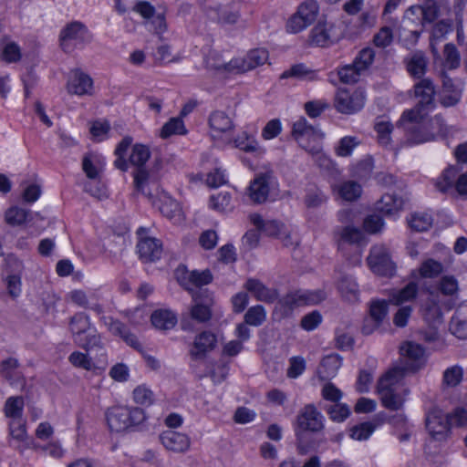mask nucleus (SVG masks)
<instances>
[{"label": "nucleus", "instance_id": "obj_1", "mask_svg": "<svg viewBox=\"0 0 467 467\" xmlns=\"http://www.w3.org/2000/svg\"><path fill=\"white\" fill-rule=\"evenodd\" d=\"M400 354L406 361V368L393 367L382 375L377 383V393L384 407L400 410L409 395L402 384L405 371L417 372L423 368L428 360L425 347L414 341H405L400 347Z\"/></svg>", "mask_w": 467, "mask_h": 467}, {"label": "nucleus", "instance_id": "obj_2", "mask_svg": "<svg viewBox=\"0 0 467 467\" xmlns=\"http://www.w3.org/2000/svg\"><path fill=\"white\" fill-rule=\"evenodd\" d=\"M268 60L267 49L256 47L229 60L224 59L221 53L212 51L206 56L204 65L211 77L223 80L252 71L265 65Z\"/></svg>", "mask_w": 467, "mask_h": 467}, {"label": "nucleus", "instance_id": "obj_3", "mask_svg": "<svg viewBox=\"0 0 467 467\" xmlns=\"http://www.w3.org/2000/svg\"><path fill=\"white\" fill-rule=\"evenodd\" d=\"M439 6L435 0H423L420 4L410 6L404 12L399 38L403 46L416 45L423 28L432 24L438 17Z\"/></svg>", "mask_w": 467, "mask_h": 467}, {"label": "nucleus", "instance_id": "obj_4", "mask_svg": "<svg viewBox=\"0 0 467 467\" xmlns=\"http://www.w3.org/2000/svg\"><path fill=\"white\" fill-rule=\"evenodd\" d=\"M105 420L111 432L126 433L140 431L145 425L147 416L140 408L113 405L106 410Z\"/></svg>", "mask_w": 467, "mask_h": 467}, {"label": "nucleus", "instance_id": "obj_5", "mask_svg": "<svg viewBox=\"0 0 467 467\" xmlns=\"http://www.w3.org/2000/svg\"><path fill=\"white\" fill-rule=\"evenodd\" d=\"M434 88L429 79H423L415 85V97L418 99L415 109L406 110L399 124L410 128L420 123L434 109Z\"/></svg>", "mask_w": 467, "mask_h": 467}, {"label": "nucleus", "instance_id": "obj_6", "mask_svg": "<svg viewBox=\"0 0 467 467\" xmlns=\"http://www.w3.org/2000/svg\"><path fill=\"white\" fill-rule=\"evenodd\" d=\"M425 119L426 117L420 123L412 125L410 129L400 126L407 132L409 145H418L448 136L450 129L440 116H435L428 122H425Z\"/></svg>", "mask_w": 467, "mask_h": 467}, {"label": "nucleus", "instance_id": "obj_7", "mask_svg": "<svg viewBox=\"0 0 467 467\" xmlns=\"http://www.w3.org/2000/svg\"><path fill=\"white\" fill-rule=\"evenodd\" d=\"M292 135L298 144L313 156L326 159L322 152L325 134L321 130L308 125L306 119L300 118L294 122Z\"/></svg>", "mask_w": 467, "mask_h": 467}, {"label": "nucleus", "instance_id": "obj_8", "mask_svg": "<svg viewBox=\"0 0 467 467\" xmlns=\"http://www.w3.org/2000/svg\"><path fill=\"white\" fill-rule=\"evenodd\" d=\"M320 10V4L317 0H304L286 20V32L298 34L305 31L317 20Z\"/></svg>", "mask_w": 467, "mask_h": 467}, {"label": "nucleus", "instance_id": "obj_9", "mask_svg": "<svg viewBox=\"0 0 467 467\" xmlns=\"http://www.w3.org/2000/svg\"><path fill=\"white\" fill-rule=\"evenodd\" d=\"M247 194L255 203L275 201L279 196L278 182L270 172L257 174L250 182Z\"/></svg>", "mask_w": 467, "mask_h": 467}, {"label": "nucleus", "instance_id": "obj_10", "mask_svg": "<svg viewBox=\"0 0 467 467\" xmlns=\"http://www.w3.org/2000/svg\"><path fill=\"white\" fill-rule=\"evenodd\" d=\"M248 219L251 224L261 234L279 240L285 246L293 244L291 230L283 222L276 219H265L256 213L249 214Z\"/></svg>", "mask_w": 467, "mask_h": 467}, {"label": "nucleus", "instance_id": "obj_11", "mask_svg": "<svg viewBox=\"0 0 467 467\" xmlns=\"http://www.w3.org/2000/svg\"><path fill=\"white\" fill-rule=\"evenodd\" d=\"M235 125L231 116L222 110L213 111L209 118V133L219 146H228Z\"/></svg>", "mask_w": 467, "mask_h": 467}, {"label": "nucleus", "instance_id": "obj_12", "mask_svg": "<svg viewBox=\"0 0 467 467\" xmlns=\"http://www.w3.org/2000/svg\"><path fill=\"white\" fill-rule=\"evenodd\" d=\"M344 36V32L336 23L326 19L318 21L309 31L307 42L312 47H327Z\"/></svg>", "mask_w": 467, "mask_h": 467}, {"label": "nucleus", "instance_id": "obj_13", "mask_svg": "<svg viewBox=\"0 0 467 467\" xmlns=\"http://www.w3.org/2000/svg\"><path fill=\"white\" fill-rule=\"evenodd\" d=\"M366 95L360 88H338L335 95L334 107L342 114H355L365 105Z\"/></svg>", "mask_w": 467, "mask_h": 467}, {"label": "nucleus", "instance_id": "obj_14", "mask_svg": "<svg viewBox=\"0 0 467 467\" xmlns=\"http://www.w3.org/2000/svg\"><path fill=\"white\" fill-rule=\"evenodd\" d=\"M326 298V294L322 290L315 291H296L287 295L284 299L278 302L273 313V317H276L278 312L284 311L286 313V308L290 309L293 306L301 305H314L318 304Z\"/></svg>", "mask_w": 467, "mask_h": 467}, {"label": "nucleus", "instance_id": "obj_15", "mask_svg": "<svg viewBox=\"0 0 467 467\" xmlns=\"http://www.w3.org/2000/svg\"><path fill=\"white\" fill-rule=\"evenodd\" d=\"M426 428L433 441L443 442L451 434L448 417L439 408H433L427 412Z\"/></svg>", "mask_w": 467, "mask_h": 467}, {"label": "nucleus", "instance_id": "obj_16", "mask_svg": "<svg viewBox=\"0 0 467 467\" xmlns=\"http://www.w3.org/2000/svg\"><path fill=\"white\" fill-rule=\"evenodd\" d=\"M8 436L7 441L10 446L14 447L20 452H24L28 449H38L36 442L29 438L25 420H8Z\"/></svg>", "mask_w": 467, "mask_h": 467}, {"label": "nucleus", "instance_id": "obj_17", "mask_svg": "<svg viewBox=\"0 0 467 467\" xmlns=\"http://www.w3.org/2000/svg\"><path fill=\"white\" fill-rule=\"evenodd\" d=\"M436 186L439 191L447 192L452 189L460 195L467 194V172L460 174L458 168H447L438 178Z\"/></svg>", "mask_w": 467, "mask_h": 467}, {"label": "nucleus", "instance_id": "obj_18", "mask_svg": "<svg viewBox=\"0 0 467 467\" xmlns=\"http://www.w3.org/2000/svg\"><path fill=\"white\" fill-rule=\"evenodd\" d=\"M70 330L75 343L84 348H88L95 339V329L91 327L88 317L82 313L72 317Z\"/></svg>", "mask_w": 467, "mask_h": 467}, {"label": "nucleus", "instance_id": "obj_19", "mask_svg": "<svg viewBox=\"0 0 467 467\" xmlns=\"http://www.w3.org/2000/svg\"><path fill=\"white\" fill-rule=\"evenodd\" d=\"M368 265L370 270L378 275H391L395 270V265L384 245H375L371 248Z\"/></svg>", "mask_w": 467, "mask_h": 467}, {"label": "nucleus", "instance_id": "obj_20", "mask_svg": "<svg viewBox=\"0 0 467 467\" xmlns=\"http://www.w3.org/2000/svg\"><path fill=\"white\" fill-rule=\"evenodd\" d=\"M174 275L178 283L189 291L205 285L212 281V275L209 270L190 271L183 265L176 268Z\"/></svg>", "mask_w": 467, "mask_h": 467}, {"label": "nucleus", "instance_id": "obj_21", "mask_svg": "<svg viewBox=\"0 0 467 467\" xmlns=\"http://www.w3.org/2000/svg\"><path fill=\"white\" fill-rule=\"evenodd\" d=\"M88 38V30L82 24L78 22L68 24L61 30L59 36L60 46L67 52H70L75 47L81 46Z\"/></svg>", "mask_w": 467, "mask_h": 467}, {"label": "nucleus", "instance_id": "obj_22", "mask_svg": "<svg viewBox=\"0 0 467 467\" xmlns=\"http://www.w3.org/2000/svg\"><path fill=\"white\" fill-rule=\"evenodd\" d=\"M153 204L160 212L173 223H181L184 220V213L178 202L163 190H157V196L152 200Z\"/></svg>", "mask_w": 467, "mask_h": 467}, {"label": "nucleus", "instance_id": "obj_23", "mask_svg": "<svg viewBox=\"0 0 467 467\" xmlns=\"http://www.w3.org/2000/svg\"><path fill=\"white\" fill-rule=\"evenodd\" d=\"M66 88L67 93L82 96H92L94 94V82L92 78L80 69L70 71L67 77Z\"/></svg>", "mask_w": 467, "mask_h": 467}, {"label": "nucleus", "instance_id": "obj_24", "mask_svg": "<svg viewBox=\"0 0 467 467\" xmlns=\"http://www.w3.org/2000/svg\"><path fill=\"white\" fill-rule=\"evenodd\" d=\"M230 145L244 153H250L257 159H261L266 154V148L256 139L255 132L242 130L235 137L232 136Z\"/></svg>", "mask_w": 467, "mask_h": 467}, {"label": "nucleus", "instance_id": "obj_25", "mask_svg": "<svg viewBox=\"0 0 467 467\" xmlns=\"http://www.w3.org/2000/svg\"><path fill=\"white\" fill-rule=\"evenodd\" d=\"M68 361L73 367L87 371L104 370L108 364L105 352L100 353L99 357L95 358L88 350L85 352L80 350L73 351L68 357Z\"/></svg>", "mask_w": 467, "mask_h": 467}, {"label": "nucleus", "instance_id": "obj_26", "mask_svg": "<svg viewBox=\"0 0 467 467\" xmlns=\"http://www.w3.org/2000/svg\"><path fill=\"white\" fill-rule=\"evenodd\" d=\"M324 418L313 405L306 406L296 420V432L299 436L305 431H318L324 427Z\"/></svg>", "mask_w": 467, "mask_h": 467}, {"label": "nucleus", "instance_id": "obj_27", "mask_svg": "<svg viewBox=\"0 0 467 467\" xmlns=\"http://www.w3.org/2000/svg\"><path fill=\"white\" fill-rule=\"evenodd\" d=\"M389 305L385 300H374L369 305L368 316L364 319L362 332L370 335L375 332L387 317Z\"/></svg>", "mask_w": 467, "mask_h": 467}, {"label": "nucleus", "instance_id": "obj_28", "mask_svg": "<svg viewBox=\"0 0 467 467\" xmlns=\"http://www.w3.org/2000/svg\"><path fill=\"white\" fill-rule=\"evenodd\" d=\"M208 164L213 166V171L206 175L202 173L193 175L192 180L203 181L206 185L213 188L223 185L227 181V173L221 166H218V160L213 156L203 157L202 160V167L204 169L208 168Z\"/></svg>", "mask_w": 467, "mask_h": 467}, {"label": "nucleus", "instance_id": "obj_29", "mask_svg": "<svg viewBox=\"0 0 467 467\" xmlns=\"http://www.w3.org/2000/svg\"><path fill=\"white\" fill-rule=\"evenodd\" d=\"M137 234L139 236L137 248L140 257L145 262H152L159 259L162 252L160 242L149 236L144 228H140Z\"/></svg>", "mask_w": 467, "mask_h": 467}, {"label": "nucleus", "instance_id": "obj_30", "mask_svg": "<svg viewBox=\"0 0 467 467\" xmlns=\"http://www.w3.org/2000/svg\"><path fill=\"white\" fill-rule=\"evenodd\" d=\"M160 439L167 450L174 452H185L191 447V440L185 433L165 431L161 434Z\"/></svg>", "mask_w": 467, "mask_h": 467}, {"label": "nucleus", "instance_id": "obj_31", "mask_svg": "<svg viewBox=\"0 0 467 467\" xmlns=\"http://www.w3.org/2000/svg\"><path fill=\"white\" fill-rule=\"evenodd\" d=\"M449 331L459 340H467V303L461 305L451 316Z\"/></svg>", "mask_w": 467, "mask_h": 467}, {"label": "nucleus", "instance_id": "obj_32", "mask_svg": "<svg viewBox=\"0 0 467 467\" xmlns=\"http://www.w3.org/2000/svg\"><path fill=\"white\" fill-rule=\"evenodd\" d=\"M342 365V358L337 354H330L322 358L317 368V376L321 380L331 379L337 376Z\"/></svg>", "mask_w": 467, "mask_h": 467}, {"label": "nucleus", "instance_id": "obj_33", "mask_svg": "<svg viewBox=\"0 0 467 467\" xmlns=\"http://www.w3.org/2000/svg\"><path fill=\"white\" fill-rule=\"evenodd\" d=\"M244 287L258 301L270 303L273 302L277 296L275 290L267 287L260 280L255 278L247 279L244 285Z\"/></svg>", "mask_w": 467, "mask_h": 467}, {"label": "nucleus", "instance_id": "obj_34", "mask_svg": "<svg viewBox=\"0 0 467 467\" xmlns=\"http://www.w3.org/2000/svg\"><path fill=\"white\" fill-rule=\"evenodd\" d=\"M217 344V337L210 332H202L198 335L190 350L191 355L196 358L204 357L212 351Z\"/></svg>", "mask_w": 467, "mask_h": 467}, {"label": "nucleus", "instance_id": "obj_35", "mask_svg": "<svg viewBox=\"0 0 467 467\" xmlns=\"http://www.w3.org/2000/svg\"><path fill=\"white\" fill-rule=\"evenodd\" d=\"M405 200L395 193H385L377 203V208L388 216H397L404 208Z\"/></svg>", "mask_w": 467, "mask_h": 467}, {"label": "nucleus", "instance_id": "obj_36", "mask_svg": "<svg viewBox=\"0 0 467 467\" xmlns=\"http://www.w3.org/2000/svg\"><path fill=\"white\" fill-rule=\"evenodd\" d=\"M443 265L441 262L429 258L424 260L420 266L412 272L415 279H433L443 272Z\"/></svg>", "mask_w": 467, "mask_h": 467}, {"label": "nucleus", "instance_id": "obj_37", "mask_svg": "<svg viewBox=\"0 0 467 467\" xmlns=\"http://www.w3.org/2000/svg\"><path fill=\"white\" fill-rule=\"evenodd\" d=\"M105 165V158L101 154L95 152L85 155L82 161L83 171L89 179H96Z\"/></svg>", "mask_w": 467, "mask_h": 467}, {"label": "nucleus", "instance_id": "obj_38", "mask_svg": "<svg viewBox=\"0 0 467 467\" xmlns=\"http://www.w3.org/2000/svg\"><path fill=\"white\" fill-rule=\"evenodd\" d=\"M150 320L155 328L167 330L176 325L177 317L171 310L161 308L151 314Z\"/></svg>", "mask_w": 467, "mask_h": 467}, {"label": "nucleus", "instance_id": "obj_39", "mask_svg": "<svg viewBox=\"0 0 467 467\" xmlns=\"http://www.w3.org/2000/svg\"><path fill=\"white\" fill-rule=\"evenodd\" d=\"M30 213L19 206H11L5 210L4 219L11 227H20L30 221Z\"/></svg>", "mask_w": 467, "mask_h": 467}, {"label": "nucleus", "instance_id": "obj_40", "mask_svg": "<svg viewBox=\"0 0 467 467\" xmlns=\"http://www.w3.org/2000/svg\"><path fill=\"white\" fill-rule=\"evenodd\" d=\"M295 78L302 81H315L318 78V74L317 71L306 65L296 64L282 73L281 78Z\"/></svg>", "mask_w": 467, "mask_h": 467}, {"label": "nucleus", "instance_id": "obj_41", "mask_svg": "<svg viewBox=\"0 0 467 467\" xmlns=\"http://www.w3.org/2000/svg\"><path fill=\"white\" fill-rule=\"evenodd\" d=\"M433 223V217L428 211L414 212L408 218L409 226L418 232L429 230Z\"/></svg>", "mask_w": 467, "mask_h": 467}, {"label": "nucleus", "instance_id": "obj_42", "mask_svg": "<svg viewBox=\"0 0 467 467\" xmlns=\"http://www.w3.org/2000/svg\"><path fill=\"white\" fill-rule=\"evenodd\" d=\"M333 192L345 201H354L361 195V187L353 182H344L332 186Z\"/></svg>", "mask_w": 467, "mask_h": 467}, {"label": "nucleus", "instance_id": "obj_43", "mask_svg": "<svg viewBox=\"0 0 467 467\" xmlns=\"http://www.w3.org/2000/svg\"><path fill=\"white\" fill-rule=\"evenodd\" d=\"M104 322H105V325L108 327V329L112 334L120 336L125 340V342L128 345L131 346L132 348H140V343H139L137 337L134 335L129 334L121 323H119V321L113 320L110 317H106Z\"/></svg>", "mask_w": 467, "mask_h": 467}, {"label": "nucleus", "instance_id": "obj_44", "mask_svg": "<svg viewBox=\"0 0 467 467\" xmlns=\"http://www.w3.org/2000/svg\"><path fill=\"white\" fill-rule=\"evenodd\" d=\"M187 133V129L181 117L170 119L163 124L160 130L159 136L161 139H168L174 135H184Z\"/></svg>", "mask_w": 467, "mask_h": 467}, {"label": "nucleus", "instance_id": "obj_45", "mask_svg": "<svg viewBox=\"0 0 467 467\" xmlns=\"http://www.w3.org/2000/svg\"><path fill=\"white\" fill-rule=\"evenodd\" d=\"M110 124L105 119L93 120L89 123V133L92 140L100 142L108 140L110 136Z\"/></svg>", "mask_w": 467, "mask_h": 467}, {"label": "nucleus", "instance_id": "obj_46", "mask_svg": "<svg viewBox=\"0 0 467 467\" xmlns=\"http://www.w3.org/2000/svg\"><path fill=\"white\" fill-rule=\"evenodd\" d=\"M24 399L21 397H10L6 400L4 407L5 416L8 420H24Z\"/></svg>", "mask_w": 467, "mask_h": 467}, {"label": "nucleus", "instance_id": "obj_47", "mask_svg": "<svg viewBox=\"0 0 467 467\" xmlns=\"http://www.w3.org/2000/svg\"><path fill=\"white\" fill-rule=\"evenodd\" d=\"M151 155L150 149L143 143H135L132 145L131 151L129 156L130 164L142 167L150 160Z\"/></svg>", "mask_w": 467, "mask_h": 467}, {"label": "nucleus", "instance_id": "obj_48", "mask_svg": "<svg viewBox=\"0 0 467 467\" xmlns=\"http://www.w3.org/2000/svg\"><path fill=\"white\" fill-rule=\"evenodd\" d=\"M420 311L423 318L430 324L441 323L443 319L441 312L437 302L428 300L421 304Z\"/></svg>", "mask_w": 467, "mask_h": 467}, {"label": "nucleus", "instance_id": "obj_49", "mask_svg": "<svg viewBox=\"0 0 467 467\" xmlns=\"http://www.w3.org/2000/svg\"><path fill=\"white\" fill-rule=\"evenodd\" d=\"M461 95L462 88L460 85H455L450 79L444 80L441 93V103L444 106H453L460 100Z\"/></svg>", "mask_w": 467, "mask_h": 467}, {"label": "nucleus", "instance_id": "obj_50", "mask_svg": "<svg viewBox=\"0 0 467 467\" xmlns=\"http://www.w3.org/2000/svg\"><path fill=\"white\" fill-rule=\"evenodd\" d=\"M418 293V285L414 282L409 283L405 287L395 291L390 296V302L394 305H402L413 300Z\"/></svg>", "mask_w": 467, "mask_h": 467}, {"label": "nucleus", "instance_id": "obj_51", "mask_svg": "<svg viewBox=\"0 0 467 467\" xmlns=\"http://www.w3.org/2000/svg\"><path fill=\"white\" fill-rule=\"evenodd\" d=\"M377 425L372 421H365L349 429V437L352 440L362 441L370 438L376 431Z\"/></svg>", "mask_w": 467, "mask_h": 467}, {"label": "nucleus", "instance_id": "obj_52", "mask_svg": "<svg viewBox=\"0 0 467 467\" xmlns=\"http://www.w3.org/2000/svg\"><path fill=\"white\" fill-rule=\"evenodd\" d=\"M244 318L249 326L260 327L265 322L267 312L261 305L253 306L247 309Z\"/></svg>", "mask_w": 467, "mask_h": 467}, {"label": "nucleus", "instance_id": "obj_53", "mask_svg": "<svg viewBox=\"0 0 467 467\" xmlns=\"http://www.w3.org/2000/svg\"><path fill=\"white\" fill-rule=\"evenodd\" d=\"M359 143L360 141L357 137L345 136L335 144V153L339 157H348L352 154Z\"/></svg>", "mask_w": 467, "mask_h": 467}, {"label": "nucleus", "instance_id": "obj_54", "mask_svg": "<svg viewBox=\"0 0 467 467\" xmlns=\"http://www.w3.org/2000/svg\"><path fill=\"white\" fill-rule=\"evenodd\" d=\"M463 379V368L460 365H453L447 368L443 372V384L449 388L457 387Z\"/></svg>", "mask_w": 467, "mask_h": 467}, {"label": "nucleus", "instance_id": "obj_55", "mask_svg": "<svg viewBox=\"0 0 467 467\" xmlns=\"http://www.w3.org/2000/svg\"><path fill=\"white\" fill-rule=\"evenodd\" d=\"M0 56L7 63L17 62L21 58V50L16 43L5 39L3 41Z\"/></svg>", "mask_w": 467, "mask_h": 467}, {"label": "nucleus", "instance_id": "obj_56", "mask_svg": "<svg viewBox=\"0 0 467 467\" xmlns=\"http://www.w3.org/2000/svg\"><path fill=\"white\" fill-rule=\"evenodd\" d=\"M407 68L410 74L415 78H420L426 70V59L420 53L411 55L407 61Z\"/></svg>", "mask_w": 467, "mask_h": 467}, {"label": "nucleus", "instance_id": "obj_57", "mask_svg": "<svg viewBox=\"0 0 467 467\" xmlns=\"http://www.w3.org/2000/svg\"><path fill=\"white\" fill-rule=\"evenodd\" d=\"M283 131V124L279 119L268 120L261 130V139L269 141L276 139Z\"/></svg>", "mask_w": 467, "mask_h": 467}, {"label": "nucleus", "instance_id": "obj_58", "mask_svg": "<svg viewBox=\"0 0 467 467\" xmlns=\"http://www.w3.org/2000/svg\"><path fill=\"white\" fill-rule=\"evenodd\" d=\"M132 143V138L130 136H127L123 138L119 144L117 145L115 149V155L117 157L115 161V165L120 169L125 171L127 169V160H126V154L127 150L130 148V146Z\"/></svg>", "mask_w": 467, "mask_h": 467}, {"label": "nucleus", "instance_id": "obj_59", "mask_svg": "<svg viewBox=\"0 0 467 467\" xmlns=\"http://www.w3.org/2000/svg\"><path fill=\"white\" fill-rule=\"evenodd\" d=\"M338 290L348 301H356L358 295V287L352 277H345L338 284Z\"/></svg>", "mask_w": 467, "mask_h": 467}, {"label": "nucleus", "instance_id": "obj_60", "mask_svg": "<svg viewBox=\"0 0 467 467\" xmlns=\"http://www.w3.org/2000/svg\"><path fill=\"white\" fill-rule=\"evenodd\" d=\"M231 200L228 192H220L211 196L209 207L217 212H224L231 208Z\"/></svg>", "mask_w": 467, "mask_h": 467}, {"label": "nucleus", "instance_id": "obj_61", "mask_svg": "<svg viewBox=\"0 0 467 467\" xmlns=\"http://www.w3.org/2000/svg\"><path fill=\"white\" fill-rule=\"evenodd\" d=\"M438 288L444 296H453L459 291L457 279L452 275H444L438 283Z\"/></svg>", "mask_w": 467, "mask_h": 467}, {"label": "nucleus", "instance_id": "obj_62", "mask_svg": "<svg viewBox=\"0 0 467 467\" xmlns=\"http://www.w3.org/2000/svg\"><path fill=\"white\" fill-rule=\"evenodd\" d=\"M337 75L343 83L351 84L358 81L363 74L352 64L340 67Z\"/></svg>", "mask_w": 467, "mask_h": 467}, {"label": "nucleus", "instance_id": "obj_63", "mask_svg": "<svg viewBox=\"0 0 467 467\" xmlns=\"http://www.w3.org/2000/svg\"><path fill=\"white\" fill-rule=\"evenodd\" d=\"M374 51L371 48L362 49L358 56L356 57L353 65L364 74L369 66L372 64L374 59Z\"/></svg>", "mask_w": 467, "mask_h": 467}, {"label": "nucleus", "instance_id": "obj_64", "mask_svg": "<svg viewBox=\"0 0 467 467\" xmlns=\"http://www.w3.org/2000/svg\"><path fill=\"white\" fill-rule=\"evenodd\" d=\"M157 58L163 63H175L182 59L183 56L180 52H174L168 45H161L158 47L156 53Z\"/></svg>", "mask_w": 467, "mask_h": 467}]
</instances>
